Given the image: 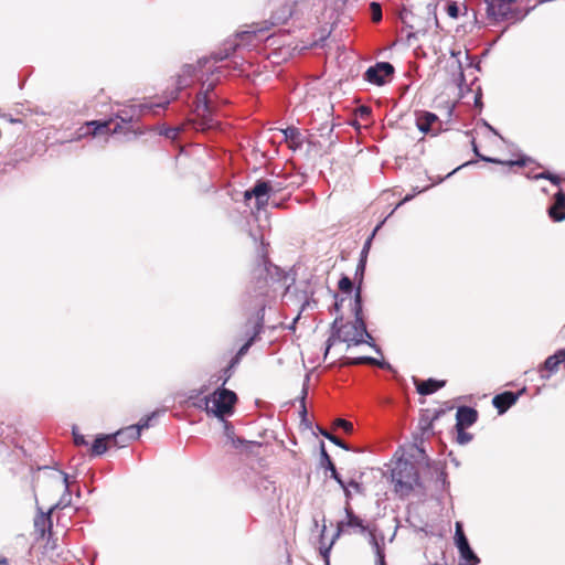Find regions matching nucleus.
I'll return each mask as SVG.
<instances>
[{"label": "nucleus", "instance_id": "9d476101", "mask_svg": "<svg viewBox=\"0 0 565 565\" xmlns=\"http://www.w3.org/2000/svg\"><path fill=\"white\" fill-rule=\"evenodd\" d=\"M274 186L271 185V181H257L256 184L250 189L244 192L245 201L255 198L257 201V207H264L268 202V195L271 192Z\"/></svg>", "mask_w": 565, "mask_h": 565}, {"label": "nucleus", "instance_id": "79ce46f5", "mask_svg": "<svg viewBox=\"0 0 565 565\" xmlns=\"http://www.w3.org/2000/svg\"><path fill=\"white\" fill-rule=\"evenodd\" d=\"M349 486H350V487H352L353 489H355L358 492H360V491H361V486H360V483H359V482H356V481H354V480H351V481L349 482Z\"/></svg>", "mask_w": 565, "mask_h": 565}, {"label": "nucleus", "instance_id": "0eeeda50", "mask_svg": "<svg viewBox=\"0 0 565 565\" xmlns=\"http://www.w3.org/2000/svg\"><path fill=\"white\" fill-rule=\"evenodd\" d=\"M416 127L425 135L437 136L443 130V122L437 115L419 110L416 111Z\"/></svg>", "mask_w": 565, "mask_h": 565}, {"label": "nucleus", "instance_id": "f257e3e1", "mask_svg": "<svg viewBox=\"0 0 565 565\" xmlns=\"http://www.w3.org/2000/svg\"><path fill=\"white\" fill-rule=\"evenodd\" d=\"M353 313V320L344 321L341 316L337 317L332 322L331 334L327 340L324 359H327L331 348L338 342L345 343L347 349H350L364 343L371 344V341H373L364 321L361 288L356 289L354 295Z\"/></svg>", "mask_w": 565, "mask_h": 565}, {"label": "nucleus", "instance_id": "c756f323", "mask_svg": "<svg viewBox=\"0 0 565 565\" xmlns=\"http://www.w3.org/2000/svg\"><path fill=\"white\" fill-rule=\"evenodd\" d=\"M338 287L342 292H351L352 291V280L348 276H343L339 282Z\"/></svg>", "mask_w": 565, "mask_h": 565}, {"label": "nucleus", "instance_id": "5701e85b", "mask_svg": "<svg viewBox=\"0 0 565 565\" xmlns=\"http://www.w3.org/2000/svg\"><path fill=\"white\" fill-rule=\"evenodd\" d=\"M472 145H473V151L483 161H487V162H492V163H499V164H505V166H509V167H513V166H519V167H523L525 166L526 163V160L525 159H518V160H510V161H501L499 159H494V158H490V157H484L482 154L479 153L478 151V148L476 146V142L475 140L472 141Z\"/></svg>", "mask_w": 565, "mask_h": 565}, {"label": "nucleus", "instance_id": "4be33fe9", "mask_svg": "<svg viewBox=\"0 0 565 565\" xmlns=\"http://www.w3.org/2000/svg\"><path fill=\"white\" fill-rule=\"evenodd\" d=\"M341 366H348V365H360V364H370V365H377L379 362L376 359L371 356H358V358H349V356H341L339 359Z\"/></svg>", "mask_w": 565, "mask_h": 565}, {"label": "nucleus", "instance_id": "423d86ee", "mask_svg": "<svg viewBox=\"0 0 565 565\" xmlns=\"http://www.w3.org/2000/svg\"><path fill=\"white\" fill-rule=\"evenodd\" d=\"M479 414L477 409L469 406H459L456 413V440L460 445L470 443L473 438L472 434L467 433L466 428L472 426L478 420Z\"/></svg>", "mask_w": 565, "mask_h": 565}, {"label": "nucleus", "instance_id": "cd10ccee", "mask_svg": "<svg viewBox=\"0 0 565 565\" xmlns=\"http://www.w3.org/2000/svg\"><path fill=\"white\" fill-rule=\"evenodd\" d=\"M372 21L380 22L382 20V8L377 2H371L370 4Z\"/></svg>", "mask_w": 565, "mask_h": 565}, {"label": "nucleus", "instance_id": "c9c22d12", "mask_svg": "<svg viewBox=\"0 0 565 565\" xmlns=\"http://www.w3.org/2000/svg\"><path fill=\"white\" fill-rule=\"evenodd\" d=\"M380 225H377L375 227V230L373 231L372 235L366 239L365 244H364V247H363V250H362V257H365L366 258V254L370 249V246H371V242H372V238L373 236L375 235L376 231L379 230Z\"/></svg>", "mask_w": 565, "mask_h": 565}, {"label": "nucleus", "instance_id": "1a4fd4ad", "mask_svg": "<svg viewBox=\"0 0 565 565\" xmlns=\"http://www.w3.org/2000/svg\"><path fill=\"white\" fill-rule=\"evenodd\" d=\"M347 520L341 521L337 525V533L334 537H339L341 533L348 532L349 529H352L354 531H358L360 533H364L366 531V525L364 524L363 520L360 519L351 508L350 503L347 502V505L344 508Z\"/></svg>", "mask_w": 565, "mask_h": 565}, {"label": "nucleus", "instance_id": "a18cd8bd", "mask_svg": "<svg viewBox=\"0 0 565 565\" xmlns=\"http://www.w3.org/2000/svg\"><path fill=\"white\" fill-rule=\"evenodd\" d=\"M361 111H362V114L370 113V111H369V109H367L366 107H363V108L361 109Z\"/></svg>", "mask_w": 565, "mask_h": 565}, {"label": "nucleus", "instance_id": "dca6fc26", "mask_svg": "<svg viewBox=\"0 0 565 565\" xmlns=\"http://www.w3.org/2000/svg\"><path fill=\"white\" fill-rule=\"evenodd\" d=\"M281 132L286 143L290 149L297 150L301 148L303 143V136L298 128L287 127L286 129H281Z\"/></svg>", "mask_w": 565, "mask_h": 565}, {"label": "nucleus", "instance_id": "ea45409f", "mask_svg": "<svg viewBox=\"0 0 565 565\" xmlns=\"http://www.w3.org/2000/svg\"><path fill=\"white\" fill-rule=\"evenodd\" d=\"M271 185L274 186L271 192H279V191H281L282 189L286 188L281 182H276V181L271 182Z\"/></svg>", "mask_w": 565, "mask_h": 565}, {"label": "nucleus", "instance_id": "f8f14e48", "mask_svg": "<svg viewBox=\"0 0 565 565\" xmlns=\"http://www.w3.org/2000/svg\"><path fill=\"white\" fill-rule=\"evenodd\" d=\"M565 362V349L558 350L555 354L548 356L540 366L539 373L542 380H548L557 373L562 363Z\"/></svg>", "mask_w": 565, "mask_h": 565}, {"label": "nucleus", "instance_id": "b1692460", "mask_svg": "<svg viewBox=\"0 0 565 565\" xmlns=\"http://www.w3.org/2000/svg\"><path fill=\"white\" fill-rule=\"evenodd\" d=\"M233 445L235 448L243 447V451H245L247 455H258V449L263 446L262 443L246 441L239 438L233 440Z\"/></svg>", "mask_w": 565, "mask_h": 565}, {"label": "nucleus", "instance_id": "6e6552de", "mask_svg": "<svg viewBox=\"0 0 565 565\" xmlns=\"http://www.w3.org/2000/svg\"><path fill=\"white\" fill-rule=\"evenodd\" d=\"M394 74V66L388 62H379L364 73V79L371 84L383 85Z\"/></svg>", "mask_w": 565, "mask_h": 565}, {"label": "nucleus", "instance_id": "f704fd0d", "mask_svg": "<svg viewBox=\"0 0 565 565\" xmlns=\"http://www.w3.org/2000/svg\"><path fill=\"white\" fill-rule=\"evenodd\" d=\"M366 258L365 257H362L360 263L358 264V267H356V275H360V281H359V285L362 282V279H363V274H364V270H365V260ZM360 288V286L358 287V289Z\"/></svg>", "mask_w": 565, "mask_h": 565}, {"label": "nucleus", "instance_id": "2f4dec72", "mask_svg": "<svg viewBox=\"0 0 565 565\" xmlns=\"http://www.w3.org/2000/svg\"><path fill=\"white\" fill-rule=\"evenodd\" d=\"M446 12L450 18L457 19L460 13L458 3L457 2H448L446 6Z\"/></svg>", "mask_w": 565, "mask_h": 565}, {"label": "nucleus", "instance_id": "f03ea898", "mask_svg": "<svg viewBox=\"0 0 565 565\" xmlns=\"http://www.w3.org/2000/svg\"><path fill=\"white\" fill-rule=\"evenodd\" d=\"M212 90L213 85L210 84L205 90L200 92L196 95L192 117L188 119L185 126H191L196 131L202 132L214 130L220 127L221 122L216 118V108L210 95ZM183 128L184 125L179 127H169L166 128L161 134L167 138L174 140L178 138Z\"/></svg>", "mask_w": 565, "mask_h": 565}, {"label": "nucleus", "instance_id": "f3484780", "mask_svg": "<svg viewBox=\"0 0 565 565\" xmlns=\"http://www.w3.org/2000/svg\"><path fill=\"white\" fill-rule=\"evenodd\" d=\"M196 73V67L194 65H184L181 70V73L177 77V89L181 90L193 82V78Z\"/></svg>", "mask_w": 565, "mask_h": 565}, {"label": "nucleus", "instance_id": "39448f33", "mask_svg": "<svg viewBox=\"0 0 565 565\" xmlns=\"http://www.w3.org/2000/svg\"><path fill=\"white\" fill-rule=\"evenodd\" d=\"M487 12L494 20L518 22L522 20L527 11L522 7L520 0H484Z\"/></svg>", "mask_w": 565, "mask_h": 565}, {"label": "nucleus", "instance_id": "4c0bfd02", "mask_svg": "<svg viewBox=\"0 0 565 565\" xmlns=\"http://www.w3.org/2000/svg\"><path fill=\"white\" fill-rule=\"evenodd\" d=\"M232 377V367L227 366L225 370H224V375H223V385H225L227 383V381Z\"/></svg>", "mask_w": 565, "mask_h": 565}, {"label": "nucleus", "instance_id": "aec40b11", "mask_svg": "<svg viewBox=\"0 0 565 565\" xmlns=\"http://www.w3.org/2000/svg\"><path fill=\"white\" fill-rule=\"evenodd\" d=\"M129 431L127 427L119 429L115 434L108 435L109 446L110 448H121L125 447L132 439H128Z\"/></svg>", "mask_w": 565, "mask_h": 565}, {"label": "nucleus", "instance_id": "a878e982", "mask_svg": "<svg viewBox=\"0 0 565 565\" xmlns=\"http://www.w3.org/2000/svg\"><path fill=\"white\" fill-rule=\"evenodd\" d=\"M260 328H262V326H260V324H257V329L255 330L254 335H252V337L247 340V342H246V343H245V344H244V345H243V347L237 351V353H236L237 355H239V356H242V358H243V356L247 353V351L249 350L250 345L253 344V342H254V340H255L256 335L259 333Z\"/></svg>", "mask_w": 565, "mask_h": 565}, {"label": "nucleus", "instance_id": "7c9ffc66", "mask_svg": "<svg viewBox=\"0 0 565 565\" xmlns=\"http://www.w3.org/2000/svg\"><path fill=\"white\" fill-rule=\"evenodd\" d=\"M536 178L550 180L555 185H558L562 181L561 177L553 174L550 171H544V172L537 174Z\"/></svg>", "mask_w": 565, "mask_h": 565}, {"label": "nucleus", "instance_id": "58836bf2", "mask_svg": "<svg viewBox=\"0 0 565 565\" xmlns=\"http://www.w3.org/2000/svg\"><path fill=\"white\" fill-rule=\"evenodd\" d=\"M321 456H322V459L326 461V463L329 465V460H331V458H330L329 454L327 452L323 443L321 444Z\"/></svg>", "mask_w": 565, "mask_h": 565}, {"label": "nucleus", "instance_id": "ddd939ff", "mask_svg": "<svg viewBox=\"0 0 565 565\" xmlns=\"http://www.w3.org/2000/svg\"><path fill=\"white\" fill-rule=\"evenodd\" d=\"M521 394L522 392L514 393L505 391L495 395L492 399V404L498 409L499 414H503L518 402Z\"/></svg>", "mask_w": 565, "mask_h": 565}, {"label": "nucleus", "instance_id": "20e7f679", "mask_svg": "<svg viewBox=\"0 0 565 565\" xmlns=\"http://www.w3.org/2000/svg\"><path fill=\"white\" fill-rule=\"evenodd\" d=\"M392 480L395 483L396 493L405 497L419 484V475L413 462L399 459L392 470Z\"/></svg>", "mask_w": 565, "mask_h": 565}, {"label": "nucleus", "instance_id": "9b49d317", "mask_svg": "<svg viewBox=\"0 0 565 565\" xmlns=\"http://www.w3.org/2000/svg\"><path fill=\"white\" fill-rule=\"evenodd\" d=\"M455 537L460 556L470 565L479 563V558L470 548L468 540L463 533L462 525L459 522L456 523Z\"/></svg>", "mask_w": 565, "mask_h": 565}, {"label": "nucleus", "instance_id": "e433bc0d", "mask_svg": "<svg viewBox=\"0 0 565 565\" xmlns=\"http://www.w3.org/2000/svg\"><path fill=\"white\" fill-rule=\"evenodd\" d=\"M45 523H49V527L52 526L51 524V519L49 515H44L42 514L36 521H35V526L39 527L40 525L44 526Z\"/></svg>", "mask_w": 565, "mask_h": 565}, {"label": "nucleus", "instance_id": "a211bd4d", "mask_svg": "<svg viewBox=\"0 0 565 565\" xmlns=\"http://www.w3.org/2000/svg\"><path fill=\"white\" fill-rule=\"evenodd\" d=\"M111 122H113L111 119L104 120V121H99V120L87 121L86 127L87 128L94 127V129H93V131H87L86 134H90L93 136L104 135V134H108V132L115 134L118 131L119 125H116V127L111 129L110 128Z\"/></svg>", "mask_w": 565, "mask_h": 565}, {"label": "nucleus", "instance_id": "37998d69", "mask_svg": "<svg viewBox=\"0 0 565 565\" xmlns=\"http://www.w3.org/2000/svg\"><path fill=\"white\" fill-rule=\"evenodd\" d=\"M333 307H334V310H335V311H339V310H340V303H339L338 301H335V303H334V306H333Z\"/></svg>", "mask_w": 565, "mask_h": 565}, {"label": "nucleus", "instance_id": "49530a36", "mask_svg": "<svg viewBox=\"0 0 565 565\" xmlns=\"http://www.w3.org/2000/svg\"><path fill=\"white\" fill-rule=\"evenodd\" d=\"M328 552H329V548H326V551L323 552V556H324V558H327V557H328Z\"/></svg>", "mask_w": 565, "mask_h": 565}, {"label": "nucleus", "instance_id": "393cba45", "mask_svg": "<svg viewBox=\"0 0 565 565\" xmlns=\"http://www.w3.org/2000/svg\"><path fill=\"white\" fill-rule=\"evenodd\" d=\"M326 468L330 470L331 477L341 486V488L344 490L347 498L349 499L351 497L350 491L347 489L344 481L338 473L334 463L332 460H329V465H326Z\"/></svg>", "mask_w": 565, "mask_h": 565}, {"label": "nucleus", "instance_id": "c85d7f7f", "mask_svg": "<svg viewBox=\"0 0 565 565\" xmlns=\"http://www.w3.org/2000/svg\"><path fill=\"white\" fill-rule=\"evenodd\" d=\"M236 49V44L231 45L228 49H224L217 53L213 54V58L218 62L227 58Z\"/></svg>", "mask_w": 565, "mask_h": 565}, {"label": "nucleus", "instance_id": "a19ab883", "mask_svg": "<svg viewBox=\"0 0 565 565\" xmlns=\"http://www.w3.org/2000/svg\"><path fill=\"white\" fill-rule=\"evenodd\" d=\"M241 359H242V356H239V355H237V354H236V355L231 360V362H230L228 366H230V367H232V369H233V367H235V366L241 362Z\"/></svg>", "mask_w": 565, "mask_h": 565}, {"label": "nucleus", "instance_id": "2eb2a0df", "mask_svg": "<svg viewBox=\"0 0 565 565\" xmlns=\"http://www.w3.org/2000/svg\"><path fill=\"white\" fill-rule=\"evenodd\" d=\"M414 384L416 386V391L418 394L430 395V394L437 392L438 390L443 388L446 385V381L445 380L438 381V380H434V379H428V380L423 381V380L415 379Z\"/></svg>", "mask_w": 565, "mask_h": 565}, {"label": "nucleus", "instance_id": "c03bdc74", "mask_svg": "<svg viewBox=\"0 0 565 565\" xmlns=\"http://www.w3.org/2000/svg\"><path fill=\"white\" fill-rule=\"evenodd\" d=\"M0 565H9V563L7 562V559H0Z\"/></svg>", "mask_w": 565, "mask_h": 565}, {"label": "nucleus", "instance_id": "7ed1b4c3", "mask_svg": "<svg viewBox=\"0 0 565 565\" xmlns=\"http://www.w3.org/2000/svg\"><path fill=\"white\" fill-rule=\"evenodd\" d=\"M237 403V395L227 388H217L210 396L201 399L196 406L203 407L206 413H212L217 418L231 416Z\"/></svg>", "mask_w": 565, "mask_h": 565}, {"label": "nucleus", "instance_id": "bb28decb", "mask_svg": "<svg viewBox=\"0 0 565 565\" xmlns=\"http://www.w3.org/2000/svg\"><path fill=\"white\" fill-rule=\"evenodd\" d=\"M321 434L328 438L331 443H333L334 445L345 449V450H349V446L343 441L341 440L339 437L332 435L331 433L327 431V430H322Z\"/></svg>", "mask_w": 565, "mask_h": 565}, {"label": "nucleus", "instance_id": "473e14b6", "mask_svg": "<svg viewBox=\"0 0 565 565\" xmlns=\"http://www.w3.org/2000/svg\"><path fill=\"white\" fill-rule=\"evenodd\" d=\"M334 426L341 427L348 434H351L353 431V424L347 419H342V418L335 419Z\"/></svg>", "mask_w": 565, "mask_h": 565}, {"label": "nucleus", "instance_id": "72a5a7b5", "mask_svg": "<svg viewBox=\"0 0 565 565\" xmlns=\"http://www.w3.org/2000/svg\"><path fill=\"white\" fill-rule=\"evenodd\" d=\"M73 438H74V444L76 446H88V443L87 440L85 439V436L79 434L78 431H76L75 429L73 430Z\"/></svg>", "mask_w": 565, "mask_h": 565}, {"label": "nucleus", "instance_id": "412c9836", "mask_svg": "<svg viewBox=\"0 0 565 565\" xmlns=\"http://www.w3.org/2000/svg\"><path fill=\"white\" fill-rule=\"evenodd\" d=\"M156 416V413H152L149 416H146L140 419L137 425H130L127 427L129 431L128 439H138L140 437L141 430L148 428L150 425V420Z\"/></svg>", "mask_w": 565, "mask_h": 565}, {"label": "nucleus", "instance_id": "4468645a", "mask_svg": "<svg viewBox=\"0 0 565 565\" xmlns=\"http://www.w3.org/2000/svg\"><path fill=\"white\" fill-rule=\"evenodd\" d=\"M553 204L547 209V214L554 222L565 220V193L559 190L553 196Z\"/></svg>", "mask_w": 565, "mask_h": 565}, {"label": "nucleus", "instance_id": "6ab92c4d", "mask_svg": "<svg viewBox=\"0 0 565 565\" xmlns=\"http://www.w3.org/2000/svg\"><path fill=\"white\" fill-rule=\"evenodd\" d=\"M108 449H110L108 435H98L92 446L88 448V455L92 457H97L104 455Z\"/></svg>", "mask_w": 565, "mask_h": 565}]
</instances>
